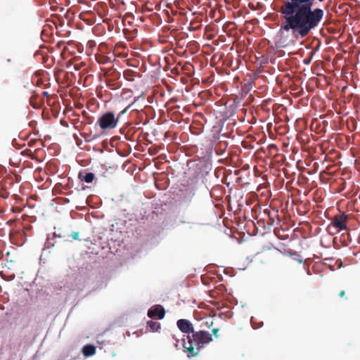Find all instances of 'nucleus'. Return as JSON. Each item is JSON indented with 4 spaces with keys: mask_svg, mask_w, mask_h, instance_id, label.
Segmentation results:
<instances>
[{
    "mask_svg": "<svg viewBox=\"0 0 360 360\" xmlns=\"http://www.w3.org/2000/svg\"><path fill=\"white\" fill-rule=\"evenodd\" d=\"M316 0H285L279 8L283 21L281 30L291 32L297 39L309 35L320 25L324 17V11L314 8ZM319 3L325 0H317Z\"/></svg>",
    "mask_w": 360,
    "mask_h": 360,
    "instance_id": "nucleus-1",
    "label": "nucleus"
},
{
    "mask_svg": "<svg viewBox=\"0 0 360 360\" xmlns=\"http://www.w3.org/2000/svg\"><path fill=\"white\" fill-rule=\"evenodd\" d=\"M186 337L187 341L182 338V345L189 358L198 356L204 345L212 340V335L204 330L193 331L192 336Z\"/></svg>",
    "mask_w": 360,
    "mask_h": 360,
    "instance_id": "nucleus-2",
    "label": "nucleus"
},
{
    "mask_svg": "<svg viewBox=\"0 0 360 360\" xmlns=\"http://www.w3.org/2000/svg\"><path fill=\"white\" fill-rule=\"evenodd\" d=\"M137 98L134 102L127 106L116 117L112 112L108 111L103 113L97 121V124L103 131L111 130L117 127L120 117L126 113L127 110L134 105Z\"/></svg>",
    "mask_w": 360,
    "mask_h": 360,
    "instance_id": "nucleus-3",
    "label": "nucleus"
},
{
    "mask_svg": "<svg viewBox=\"0 0 360 360\" xmlns=\"http://www.w3.org/2000/svg\"><path fill=\"white\" fill-rule=\"evenodd\" d=\"M348 219L347 215L345 213H340L334 216L331 224L339 230H346L347 225L346 222Z\"/></svg>",
    "mask_w": 360,
    "mask_h": 360,
    "instance_id": "nucleus-4",
    "label": "nucleus"
},
{
    "mask_svg": "<svg viewBox=\"0 0 360 360\" xmlns=\"http://www.w3.org/2000/svg\"><path fill=\"white\" fill-rule=\"evenodd\" d=\"M179 329L184 333L189 334L193 333V327L192 323L186 319H179L176 323Z\"/></svg>",
    "mask_w": 360,
    "mask_h": 360,
    "instance_id": "nucleus-5",
    "label": "nucleus"
},
{
    "mask_svg": "<svg viewBox=\"0 0 360 360\" xmlns=\"http://www.w3.org/2000/svg\"><path fill=\"white\" fill-rule=\"evenodd\" d=\"M165 314V309L160 305H156L148 311V316L150 318L158 316L159 319L164 318Z\"/></svg>",
    "mask_w": 360,
    "mask_h": 360,
    "instance_id": "nucleus-6",
    "label": "nucleus"
},
{
    "mask_svg": "<svg viewBox=\"0 0 360 360\" xmlns=\"http://www.w3.org/2000/svg\"><path fill=\"white\" fill-rule=\"evenodd\" d=\"M78 177L80 180L84 181L86 183H91L94 178L95 175L94 173L88 172V173H84V172H79L78 174Z\"/></svg>",
    "mask_w": 360,
    "mask_h": 360,
    "instance_id": "nucleus-7",
    "label": "nucleus"
},
{
    "mask_svg": "<svg viewBox=\"0 0 360 360\" xmlns=\"http://www.w3.org/2000/svg\"><path fill=\"white\" fill-rule=\"evenodd\" d=\"M82 352L86 356H92L96 353V347L92 345H86L84 346Z\"/></svg>",
    "mask_w": 360,
    "mask_h": 360,
    "instance_id": "nucleus-8",
    "label": "nucleus"
},
{
    "mask_svg": "<svg viewBox=\"0 0 360 360\" xmlns=\"http://www.w3.org/2000/svg\"><path fill=\"white\" fill-rule=\"evenodd\" d=\"M160 323L157 321H148L147 322V329L150 332L158 331L160 328Z\"/></svg>",
    "mask_w": 360,
    "mask_h": 360,
    "instance_id": "nucleus-9",
    "label": "nucleus"
},
{
    "mask_svg": "<svg viewBox=\"0 0 360 360\" xmlns=\"http://www.w3.org/2000/svg\"><path fill=\"white\" fill-rule=\"evenodd\" d=\"M194 195L195 191L193 189H186L185 191L184 200L191 202Z\"/></svg>",
    "mask_w": 360,
    "mask_h": 360,
    "instance_id": "nucleus-10",
    "label": "nucleus"
},
{
    "mask_svg": "<svg viewBox=\"0 0 360 360\" xmlns=\"http://www.w3.org/2000/svg\"><path fill=\"white\" fill-rule=\"evenodd\" d=\"M171 338H172V342L174 345V346L176 348V349H179V339L177 338V335L176 334H172V336H171Z\"/></svg>",
    "mask_w": 360,
    "mask_h": 360,
    "instance_id": "nucleus-11",
    "label": "nucleus"
},
{
    "mask_svg": "<svg viewBox=\"0 0 360 360\" xmlns=\"http://www.w3.org/2000/svg\"><path fill=\"white\" fill-rule=\"evenodd\" d=\"M8 197V193L4 189H0V198L6 199Z\"/></svg>",
    "mask_w": 360,
    "mask_h": 360,
    "instance_id": "nucleus-12",
    "label": "nucleus"
},
{
    "mask_svg": "<svg viewBox=\"0 0 360 360\" xmlns=\"http://www.w3.org/2000/svg\"><path fill=\"white\" fill-rule=\"evenodd\" d=\"M72 237L74 240H79V233L78 232H72Z\"/></svg>",
    "mask_w": 360,
    "mask_h": 360,
    "instance_id": "nucleus-13",
    "label": "nucleus"
},
{
    "mask_svg": "<svg viewBox=\"0 0 360 360\" xmlns=\"http://www.w3.org/2000/svg\"><path fill=\"white\" fill-rule=\"evenodd\" d=\"M83 65L82 63H79V64H75L74 65V69L75 70H80L81 67Z\"/></svg>",
    "mask_w": 360,
    "mask_h": 360,
    "instance_id": "nucleus-14",
    "label": "nucleus"
},
{
    "mask_svg": "<svg viewBox=\"0 0 360 360\" xmlns=\"http://www.w3.org/2000/svg\"><path fill=\"white\" fill-rule=\"evenodd\" d=\"M218 331H219V329H218V328H214V329H212V334H213L216 338H217V337H218V335H217V332H218Z\"/></svg>",
    "mask_w": 360,
    "mask_h": 360,
    "instance_id": "nucleus-15",
    "label": "nucleus"
},
{
    "mask_svg": "<svg viewBox=\"0 0 360 360\" xmlns=\"http://www.w3.org/2000/svg\"><path fill=\"white\" fill-rule=\"evenodd\" d=\"M112 82V81H108L107 85L110 86L111 89H116L117 87H112L114 84Z\"/></svg>",
    "mask_w": 360,
    "mask_h": 360,
    "instance_id": "nucleus-16",
    "label": "nucleus"
},
{
    "mask_svg": "<svg viewBox=\"0 0 360 360\" xmlns=\"http://www.w3.org/2000/svg\"><path fill=\"white\" fill-rule=\"evenodd\" d=\"M311 55H313V53H311ZM311 58H312V56H311V57L309 59H304V63L305 64H309L311 60Z\"/></svg>",
    "mask_w": 360,
    "mask_h": 360,
    "instance_id": "nucleus-17",
    "label": "nucleus"
},
{
    "mask_svg": "<svg viewBox=\"0 0 360 360\" xmlns=\"http://www.w3.org/2000/svg\"><path fill=\"white\" fill-rule=\"evenodd\" d=\"M345 290H342V291L339 293V296H340V297H345Z\"/></svg>",
    "mask_w": 360,
    "mask_h": 360,
    "instance_id": "nucleus-18",
    "label": "nucleus"
},
{
    "mask_svg": "<svg viewBox=\"0 0 360 360\" xmlns=\"http://www.w3.org/2000/svg\"><path fill=\"white\" fill-rule=\"evenodd\" d=\"M99 63H106V59L105 58H102V59H100L98 60Z\"/></svg>",
    "mask_w": 360,
    "mask_h": 360,
    "instance_id": "nucleus-19",
    "label": "nucleus"
},
{
    "mask_svg": "<svg viewBox=\"0 0 360 360\" xmlns=\"http://www.w3.org/2000/svg\"><path fill=\"white\" fill-rule=\"evenodd\" d=\"M127 73H128L127 72H124V76L126 77V78L129 79V78H128V77H127Z\"/></svg>",
    "mask_w": 360,
    "mask_h": 360,
    "instance_id": "nucleus-20",
    "label": "nucleus"
},
{
    "mask_svg": "<svg viewBox=\"0 0 360 360\" xmlns=\"http://www.w3.org/2000/svg\"><path fill=\"white\" fill-rule=\"evenodd\" d=\"M302 259H300V260H299V262H300V263H302Z\"/></svg>",
    "mask_w": 360,
    "mask_h": 360,
    "instance_id": "nucleus-21",
    "label": "nucleus"
}]
</instances>
